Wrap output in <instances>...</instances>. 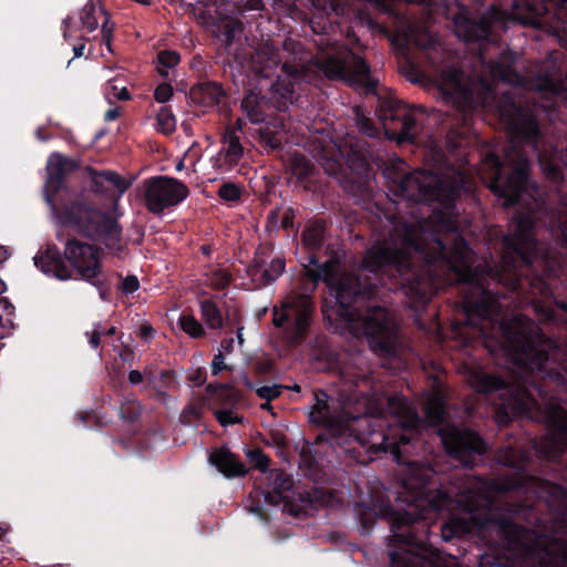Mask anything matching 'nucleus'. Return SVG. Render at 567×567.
Returning a JSON list of instances; mask_svg holds the SVG:
<instances>
[{"label":"nucleus","mask_w":567,"mask_h":567,"mask_svg":"<svg viewBox=\"0 0 567 567\" xmlns=\"http://www.w3.org/2000/svg\"><path fill=\"white\" fill-rule=\"evenodd\" d=\"M384 176L386 202L375 206L386 229L367 249L359 274L339 278V258L320 264L315 252L305 269L312 290L324 281L334 291L337 319L351 333L365 337L373 351L393 355L396 328L390 311L377 302L381 288L401 291L409 308L419 311L437 292L442 274L464 269L474 279V251L453 217L464 174L441 178L393 167Z\"/></svg>","instance_id":"obj_1"},{"label":"nucleus","mask_w":567,"mask_h":567,"mask_svg":"<svg viewBox=\"0 0 567 567\" xmlns=\"http://www.w3.org/2000/svg\"><path fill=\"white\" fill-rule=\"evenodd\" d=\"M476 384L486 391L501 383ZM505 393L509 396L493 412L499 426L526 417L544 423L547 433L530 439L527 447L515 442L497 451L495 461L508 470L485 485L496 494L514 492L517 499L478 520V529L489 530L491 546L526 555L534 567H567V411L555 404L543 409L519 389Z\"/></svg>","instance_id":"obj_2"},{"label":"nucleus","mask_w":567,"mask_h":567,"mask_svg":"<svg viewBox=\"0 0 567 567\" xmlns=\"http://www.w3.org/2000/svg\"><path fill=\"white\" fill-rule=\"evenodd\" d=\"M313 400L309 421L323 427L317 435V443L326 442L332 447L339 446L352 460L363 465L374 461L380 453H389L402 466L396 501L405 504L408 509H395L390 503L380 508L381 517L390 523L395 542L423 548L425 539L419 533H425L429 528L426 519L431 514L439 516L455 508L467 513L470 517H452L444 522L441 526L444 542L473 532L487 538L489 530L478 529V520L489 513H501L502 506H495L487 492L451 486L450 476L439 474L431 465L409 458L422 443L420 435L424 421L403 398L390 396L388 400L389 409L396 415L399 426L388 432L372 431L367 436L354 433L348 423L332 414L327 391L316 389Z\"/></svg>","instance_id":"obj_3"},{"label":"nucleus","mask_w":567,"mask_h":567,"mask_svg":"<svg viewBox=\"0 0 567 567\" xmlns=\"http://www.w3.org/2000/svg\"><path fill=\"white\" fill-rule=\"evenodd\" d=\"M78 168L76 161L53 154L47 166L44 200L60 226L84 238L100 240L118 256L125 250L123 228L113 215L102 210L91 199L89 189H73L68 184V176Z\"/></svg>","instance_id":"obj_4"},{"label":"nucleus","mask_w":567,"mask_h":567,"mask_svg":"<svg viewBox=\"0 0 567 567\" xmlns=\"http://www.w3.org/2000/svg\"><path fill=\"white\" fill-rule=\"evenodd\" d=\"M101 249L92 244L69 238L62 252L55 244H48L33 257L34 265L45 275L69 280L75 271L83 280L102 274Z\"/></svg>","instance_id":"obj_5"},{"label":"nucleus","mask_w":567,"mask_h":567,"mask_svg":"<svg viewBox=\"0 0 567 567\" xmlns=\"http://www.w3.org/2000/svg\"><path fill=\"white\" fill-rule=\"evenodd\" d=\"M284 49L289 52L288 58L281 62V55L275 47L266 45L257 51V62L260 64L258 73L269 78L272 69L281 64V71L288 80H278L271 85L270 104L279 112H286L295 97V82L305 80L309 72L308 58L299 53L301 44L292 40L284 41Z\"/></svg>","instance_id":"obj_6"},{"label":"nucleus","mask_w":567,"mask_h":567,"mask_svg":"<svg viewBox=\"0 0 567 567\" xmlns=\"http://www.w3.org/2000/svg\"><path fill=\"white\" fill-rule=\"evenodd\" d=\"M425 420L431 425H441L439 435L446 453L464 467H474L477 457L486 452V444L474 431L444 423L446 403L440 394L429 396L424 405Z\"/></svg>","instance_id":"obj_7"},{"label":"nucleus","mask_w":567,"mask_h":567,"mask_svg":"<svg viewBox=\"0 0 567 567\" xmlns=\"http://www.w3.org/2000/svg\"><path fill=\"white\" fill-rule=\"evenodd\" d=\"M377 115L389 140L399 144L413 143L422 130L424 110L389 95L380 99Z\"/></svg>","instance_id":"obj_8"},{"label":"nucleus","mask_w":567,"mask_h":567,"mask_svg":"<svg viewBox=\"0 0 567 567\" xmlns=\"http://www.w3.org/2000/svg\"><path fill=\"white\" fill-rule=\"evenodd\" d=\"M316 313L313 297L309 293L291 291L281 301L280 308L272 309V323L282 328L291 344L299 346L309 336Z\"/></svg>","instance_id":"obj_9"},{"label":"nucleus","mask_w":567,"mask_h":567,"mask_svg":"<svg viewBox=\"0 0 567 567\" xmlns=\"http://www.w3.org/2000/svg\"><path fill=\"white\" fill-rule=\"evenodd\" d=\"M465 324L486 337L485 326L498 322L502 305L498 296L478 282L463 300Z\"/></svg>","instance_id":"obj_10"},{"label":"nucleus","mask_w":567,"mask_h":567,"mask_svg":"<svg viewBox=\"0 0 567 567\" xmlns=\"http://www.w3.org/2000/svg\"><path fill=\"white\" fill-rule=\"evenodd\" d=\"M144 202L153 214L177 206L189 195L188 187L179 179L166 175L144 179Z\"/></svg>","instance_id":"obj_11"},{"label":"nucleus","mask_w":567,"mask_h":567,"mask_svg":"<svg viewBox=\"0 0 567 567\" xmlns=\"http://www.w3.org/2000/svg\"><path fill=\"white\" fill-rule=\"evenodd\" d=\"M341 153L346 156L348 165L359 174L368 172L373 159V150L363 137L349 138Z\"/></svg>","instance_id":"obj_12"},{"label":"nucleus","mask_w":567,"mask_h":567,"mask_svg":"<svg viewBox=\"0 0 567 567\" xmlns=\"http://www.w3.org/2000/svg\"><path fill=\"white\" fill-rule=\"evenodd\" d=\"M293 486L292 477L282 470H270L266 474V488L262 491L265 502L269 505L288 504L284 494Z\"/></svg>","instance_id":"obj_13"},{"label":"nucleus","mask_w":567,"mask_h":567,"mask_svg":"<svg viewBox=\"0 0 567 567\" xmlns=\"http://www.w3.org/2000/svg\"><path fill=\"white\" fill-rule=\"evenodd\" d=\"M85 171L87 173V176L91 179L92 188L90 192L91 199L95 203V200L92 198L91 193L95 194H104L110 188L117 189L121 194L125 193L132 185V182L126 181L121 175H118L116 172L113 171H102L97 172L95 168L91 166H86Z\"/></svg>","instance_id":"obj_14"},{"label":"nucleus","mask_w":567,"mask_h":567,"mask_svg":"<svg viewBox=\"0 0 567 567\" xmlns=\"http://www.w3.org/2000/svg\"><path fill=\"white\" fill-rule=\"evenodd\" d=\"M209 462L227 478L245 476L248 472L239 456L226 446L213 451Z\"/></svg>","instance_id":"obj_15"},{"label":"nucleus","mask_w":567,"mask_h":567,"mask_svg":"<svg viewBox=\"0 0 567 567\" xmlns=\"http://www.w3.org/2000/svg\"><path fill=\"white\" fill-rule=\"evenodd\" d=\"M226 91L223 85L215 81H205L194 85L189 91V99L193 103L204 107H215L219 105Z\"/></svg>","instance_id":"obj_16"},{"label":"nucleus","mask_w":567,"mask_h":567,"mask_svg":"<svg viewBox=\"0 0 567 567\" xmlns=\"http://www.w3.org/2000/svg\"><path fill=\"white\" fill-rule=\"evenodd\" d=\"M269 103V99L262 95L261 92L249 89L245 93L240 106L247 118L252 124H259L262 123L267 117V109Z\"/></svg>","instance_id":"obj_17"},{"label":"nucleus","mask_w":567,"mask_h":567,"mask_svg":"<svg viewBox=\"0 0 567 567\" xmlns=\"http://www.w3.org/2000/svg\"><path fill=\"white\" fill-rule=\"evenodd\" d=\"M456 23L458 35L463 38L465 42L488 41L493 32L491 21L487 18H481L478 20L465 18L463 23Z\"/></svg>","instance_id":"obj_18"},{"label":"nucleus","mask_w":567,"mask_h":567,"mask_svg":"<svg viewBox=\"0 0 567 567\" xmlns=\"http://www.w3.org/2000/svg\"><path fill=\"white\" fill-rule=\"evenodd\" d=\"M223 147L219 151V156L224 155L225 162L229 166H236L244 156V147L240 142L239 135L236 133V127L226 126L221 136Z\"/></svg>","instance_id":"obj_19"},{"label":"nucleus","mask_w":567,"mask_h":567,"mask_svg":"<svg viewBox=\"0 0 567 567\" xmlns=\"http://www.w3.org/2000/svg\"><path fill=\"white\" fill-rule=\"evenodd\" d=\"M206 393L209 395L213 403L220 409H234L241 400L239 391L228 384L219 382L207 384Z\"/></svg>","instance_id":"obj_20"},{"label":"nucleus","mask_w":567,"mask_h":567,"mask_svg":"<svg viewBox=\"0 0 567 567\" xmlns=\"http://www.w3.org/2000/svg\"><path fill=\"white\" fill-rule=\"evenodd\" d=\"M489 71L493 78L501 82L520 86L525 78L515 69L513 60H497L489 64Z\"/></svg>","instance_id":"obj_21"},{"label":"nucleus","mask_w":567,"mask_h":567,"mask_svg":"<svg viewBox=\"0 0 567 567\" xmlns=\"http://www.w3.org/2000/svg\"><path fill=\"white\" fill-rule=\"evenodd\" d=\"M558 4L567 8V0H558ZM502 7L507 11L512 19L527 23L528 19L535 13L536 7L532 0H503Z\"/></svg>","instance_id":"obj_22"},{"label":"nucleus","mask_w":567,"mask_h":567,"mask_svg":"<svg viewBox=\"0 0 567 567\" xmlns=\"http://www.w3.org/2000/svg\"><path fill=\"white\" fill-rule=\"evenodd\" d=\"M370 73L369 63L364 59L357 56L352 66V80L363 87L365 94H377L379 81L372 78Z\"/></svg>","instance_id":"obj_23"},{"label":"nucleus","mask_w":567,"mask_h":567,"mask_svg":"<svg viewBox=\"0 0 567 567\" xmlns=\"http://www.w3.org/2000/svg\"><path fill=\"white\" fill-rule=\"evenodd\" d=\"M287 169L298 182H305L313 175L316 166L305 154L293 152L287 161Z\"/></svg>","instance_id":"obj_24"},{"label":"nucleus","mask_w":567,"mask_h":567,"mask_svg":"<svg viewBox=\"0 0 567 567\" xmlns=\"http://www.w3.org/2000/svg\"><path fill=\"white\" fill-rule=\"evenodd\" d=\"M271 251V244L258 245V247L255 250L252 260L247 266V276L251 279L252 282L256 284V286L258 285L261 274L267 266V260L270 257Z\"/></svg>","instance_id":"obj_25"},{"label":"nucleus","mask_w":567,"mask_h":567,"mask_svg":"<svg viewBox=\"0 0 567 567\" xmlns=\"http://www.w3.org/2000/svg\"><path fill=\"white\" fill-rule=\"evenodd\" d=\"M146 384L154 389L176 388L177 381L173 370L156 369L146 367L144 369Z\"/></svg>","instance_id":"obj_26"},{"label":"nucleus","mask_w":567,"mask_h":567,"mask_svg":"<svg viewBox=\"0 0 567 567\" xmlns=\"http://www.w3.org/2000/svg\"><path fill=\"white\" fill-rule=\"evenodd\" d=\"M320 18L342 17L346 14L347 4L343 0H309Z\"/></svg>","instance_id":"obj_27"},{"label":"nucleus","mask_w":567,"mask_h":567,"mask_svg":"<svg viewBox=\"0 0 567 567\" xmlns=\"http://www.w3.org/2000/svg\"><path fill=\"white\" fill-rule=\"evenodd\" d=\"M317 66L328 80L338 81L346 78L347 64L339 58L329 56L319 61Z\"/></svg>","instance_id":"obj_28"},{"label":"nucleus","mask_w":567,"mask_h":567,"mask_svg":"<svg viewBox=\"0 0 567 567\" xmlns=\"http://www.w3.org/2000/svg\"><path fill=\"white\" fill-rule=\"evenodd\" d=\"M301 240L305 246L311 251L321 249L324 240V225L321 221H316L305 227L301 234Z\"/></svg>","instance_id":"obj_29"},{"label":"nucleus","mask_w":567,"mask_h":567,"mask_svg":"<svg viewBox=\"0 0 567 567\" xmlns=\"http://www.w3.org/2000/svg\"><path fill=\"white\" fill-rule=\"evenodd\" d=\"M202 318L208 328L213 330L221 329L224 326V319L220 309L216 302L212 299H206L200 302Z\"/></svg>","instance_id":"obj_30"},{"label":"nucleus","mask_w":567,"mask_h":567,"mask_svg":"<svg viewBox=\"0 0 567 567\" xmlns=\"http://www.w3.org/2000/svg\"><path fill=\"white\" fill-rule=\"evenodd\" d=\"M286 270V259L284 257H275L269 264L267 262L261 277L258 282V287H267L274 284Z\"/></svg>","instance_id":"obj_31"},{"label":"nucleus","mask_w":567,"mask_h":567,"mask_svg":"<svg viewBox=\"0 0 567 567\" xmlns=\"http://www.w3.org/2000/svg\"><path fill=\"white\" fill-rule=\"evenodd\" d=\"M155 128L164 135H171L176 131V118L171 106H161L156 114Z\"/></svg>","instance_id":"obj_32"},{"label":"nucleus","mask_w":567,"mask_h":567,"mask_svg":"<svg viewBox=\"0 0 567 567\" xmlns=\"http://www.w3.org/2000/svg\"><path fill=\"white\" fill-rule=\"evenodd\" d=\"M120 417L132 425L138 423L142 415V405L135 399H125L120 405Z\"/></svg>","instance_id":"obj_33"},{"label":"nucleus","mask_w":567,"mask_h":567,"mask_svg":"<svg viewBox=\"0 0 567 567\" xmlns=\"http://www.w3.org/2000/svg\"><path fill=\"white\" fill-rule=\"evenodd\" d=\"M100 8L92 1H87L80 12L81 28L87 33L95 31L99 27V20L96 17Z\"/></svg>","instance_id":"obj_34"},{"label":"nucleus","mask_w":567,"mask_h":567,"mask_svg":"<svg viewBox=\"0 0 567 567\" xmlns=\"http://www.w3.org/2000/svg\"><path fill=\"white\" fill-rule=\"evenodd\" d=\"M181 61V55L174 50H163L157 53V72L164 79H167L169 73L168 69H173Z\"/></svg>","instance_id":"obj_35"},{"label":"nucleus","mask_w":567,"mask_h":567,"mask_svg":"<svg viewBox=\"0 0 567 567\" xmlns=\"http://www.w3.org/2000/svg\"><path fill=\"white\" fill-rule=\"evenodd\" d=\"M282 140L284 135L280 132H275L269 127L260 131V141L268 153L279 154L284 150Z\"/></svg>","instance_id":"obj_36"},{"label":"nucleus","mask_w":567,"mask_h":567,"mask_svg":"<svg viewBox=\"0 0 567 567\" xmlns=\"http://www.w3.org/2000/svg\"><path fill=\"white\" fill-rule=\"evenodd\" d=\"M181 329L192 338H203L206 331L202 323L192 315H182L179 320Z\"/></svg>","instance_id":"obj_37"},{"label":"nucleus","mask_w":567,"mask_h":567,"mask_svg":"<svg viewBox=\"0 0 567 567\" xmlns=\"http://www.w3.org/2000/svg\"><path fill=\"white\" fill-rule=\"evenodd\" d=\"M358 520L360 523L361 534L369 535L377 520V512L370 506H359L357 509Z\"/></svg>","instance_id":"obj_38"},{"label":"nucleus","mask_w":567,"mask_h":567,"mask_svg":"<svg viewBox=\"0 0 567 567\" xmlns=\"http://www.w3.org/2000/svg\"><path fill=\"white\" fill-rule=\"evenodd\" d=\"M247 457L252 464V467L259 470L262 474H267L270 465V457L266 455L260 449H252L247 451Z\"/></svg>","instance_id":"obj_39"},{"label":"nucleus","mask_w":567,"mask_h":567,"mask_svg":"<svg viewBox=\"0 0 567 567\" xmlns=\"http://www.w3.org/2000/svg\"><path fill=\"white\" fill-rule=\"evenodd\" d=\"M389 556L391 567H421L420 561L410 551H391Z\"/></svg>","instance_id":"obj_40"},{"label":"nucleus","mask_w":567,"mask_h":567,"mask_svg":"<svg viewBox=\"0 0 567 567\" xmlns=\"http://www.w3.org/2000/svg\"><path fill=\"white\" fill-rule=\"evenodd\" d=\"M4 282L0 280V293L2 292ZM14 316V306L9 301L8 298H0V327H7L12 324V318Z\"/></svg>","instance_id":"obj_41"},{"label":"nucleus","mask_w":567,"mask_h":567,"mask_svg":"<svg viewBox=\"0 0 567 567\" xmlns=\"http://www.w3.org/2000/svg\"><path fill=\"white\" fill-rule=\"evenodd\" d=\"M218 196L225 202H238L241 198V189L235 183H224L218 188Z\"/></svg>","instance_id":"obj_42"},{"label":"nucleus","mask_w":567,"mask_h":567,"mask_svg":"<svg viewBox=\"0 0 567 567\" xmlns=\"http://www.w3.org/2000/svg\"><path fill=\"white\" fill-rule=\"evenodd\" d=\"M100 12L104 14L105 19L101 25V43L105 44L107 50L110 52H113L112 50V38H113V31H114V24L111 22V17L107 14L106 11H104L102 8H100Z\"/></svg>","instance_id":"obj_43"},{"label":"nucleus","mask_w":567,"mask_h":567,"mask_svg":"<svg viewBox=\"0 0 567 567\" xmlns=\"http://www.w3.org/2000/svg\"><path fill=\"white\" fill-rule=\"evenodd\" d=\"M538 311H540L543 317L547 320H553L557 312L563 316L564 320H567V300L557 302L556 308L548 305H538Z\"/></svg>","instance_id":"obj_44"},{"label":"nucleus","mask_w":567,"mask_h":567,"mask_svg":"<svg viewBox=\"0 0 567 567\" xmlns=\"http://www.w3.org/2000/svg\"><path fill=\"white\" fill-rule=\"evenodd\" d=\"M215 417L221 426L243 423L244 417L236 414L233 409H219L215 411Z\"/></svg>","instance_id":"obj_45"},{"label":"nucleus","mask_w":567,"mask_h":567,"mask_svg":"<svg viewBox=\"0 0 567 567\" xmlns=\"http://www.w3.org/2000/svg\"><path fill=\"white\" fill-rule=\"evenodd\" d=\"M233 282V275L225 269H217L213 272L212 285L217 290L226 289Z\"/></svg>","instance_id":"obj_46"},{"label":"nucleus","mask_w":567,"mask_h":567,"mask_svg":"<svg viewBox=\"0 0 567 567\" xmlns=\"http://www.w3.org/2000/svg\"><path fill=\"white\" fill-rule=\"evenodd\" d=\"M284 388L281 384L262 385L256 389V394L262 400L272 401L281 395Z\"/></svg>","instance_id":"obj_47"},{"label":"nucleus","mask_w":567,"mask_h":567,"mask_svg":"<svg viewBox=\"0 0 567 567\" xmlns=\"http://www.w3.org/2000/svg\"><path fill=\"white\" fill-rule=\"evenodd\" d=\"M509 561V557L485 554L481 556L478 567H505Z\"/></svg>","instance_id":"obj_48"},{"label":"nucleus","mask_w":567,"mask_h":567,"mask_svg":"<svg viewBox=\"0 0 567 567\" xmlns=\"http://www.w3.org/2000/svg\"><path fill=\"white\" fill-rule=\"evenodd\" d=\"M310 503H316L322 507L331 504L333 495L323 488H315L312 493L307 494Z\"/></svg>","instance_id":"obj_49"},{"label":"nucleus","mask_w":567,"mask_h":567,"mask_svg":"<svg viewBox=\"0 0 567 567\" xmlns=\"http://www.w3.org/2000/svg\"><path fill=\"white\" fill-rule=\"evenodd\" d=\"M174 94V90H173V86L167 83V82H163V83H159L155 90H154V100L157 102V103H166L167 101L171 100V97L173 96Z\"/></svg>","instance_id":"obj_50"},{"label":"nucleus","mask_w":567,"mask_h":567,"mask_svg":"<svg viewBox=\"0 0 567 567\" xmlns=\"http://www.w3.org/2000/svg\"><path fill=\"white\" fill-rule=\"evenodd\" d=\"M118 277L122 279L120 288L123 291V293L132 295L140 289V281L135 275H128L126 277H122V275H118Z\"/></svg>","instance_id":"obj_51"},{"label":"nucleus","mask_w":567,"mask_h":567,"mask_svg":"<svg viewBox=\"0 0 567 567\" xmlns=\"http://www.w3.org/2000/svg\"><path fill=\"white\" fill-rule=\"evenodd\" d=\"M359 130L368 137H377L379 135V128L375 126L373 121L367 117L359 121Z\"/></svg>","instance_id":"obj_52"},{"label":"nucleus","mask_w":567,"mask_h":567,"mask_svg":"<svg viewBox=\"0 0 567 567\" xmlns=\"http://www.w3.org/2000/svg\"><path fill=\"white\" fill-rule=\"evenodd\" d=\"M187 380L195 386H202L206 383L207 372L204 368H197L187 374Z\"/></svg>","instance_id":"obj_53"},{"label":"nucleus","mask_w":567,"mask_h":567,"mask_svg":"<svg viewBox=\"0 0 567 567\" xmlns=\"http://www.w3.org/2000/svg\"><path fill=\"white\" fill-rule=\"evenodd\" d=\"M296 209L288 207L280 221V226L285 230H292L295 228Z\"/></svg>","instance_id":"obj_54"},{"label":"nucleus","mask_w":567,"mask_h":567,"mask_svg":"<svg viewBox=\"0 0 567 567\" xmlns=\"http://www.w3.org/2000/svg\"><path fill=\"white\" fill-rule=\"evenodd\" d=\"M86 281L97 288L99 295H100L102 300L110 301L111 291L106 287L105 281L103 279H101L100 276L93 278L92 280H86Z\"/></svg>","instance_id":"obj_55"},{"label":"nucleus","mask_w":567,"mask_h":567,"mask_svg":"<svg viewBox=\"0 0 567 567\" xmlns=\"http://www.w3.org/2000/svg\"><path fill=\"white\" fill-rule=\"evenodd\" d=\"M116 79L110 81V89L113 96H115L120 101H130L132 99V95L126 86H123L121 89L116 85Z\"/></svg>","instance_id":"obj_56"},{"label":"nucleus","mask_w":567,"mask_h":567,"mask_svg":"<svg viewBox=\"0 0 567 567\" xmlns=\"http://www.w3.org/2000/svg\"><path fill=\"white\" fill-rule=\"evenodd\" d=\"M228 365L225 363L223 353L219 351L216 353L212 361V374L218 375L221 371L228 370Z\"/></svg>","instance_id":"obj_57"},{"label":"nucleus","mask_w":567,"mask_h":567,"mask_svg":"<svg viewBox=\"0 0 567 567\" xmlns=\"http://www.w3.org/2000/svg\"><path fill=\"white\" fill-rule=\"evenodd\" d=\"M276 0H246V7L249 10L262 11L266 9V4L272 3Z\"/></svg>","instance_id":"obj_58"},{"label":"nucleus","mask_w":567,"mask_h":567,"mask_svg":"<svg viewBox=\"0 0 567 567\" xmlns=\"http://www.w3.org/2000/svg\"><path fill=\"white\" fill-rule=\"evenodd\" d=\"M279 218H280L279 208L271 209L267 215V220H266L267 228H269V227L278 228Z\"/></svg>","instance_id":"obj_59"},{"label":"nucleus","mask_w":567,"mask_h":567,"mask_svg":"<svg viewBox=\"0 0 567 567\" xmlns=\"http://www.w3.org/2000/svg\"><path fill=\"white\" fill-rule=\"evenodd\" d=\"M103 336V332L101 330V326L97 324L96 328L91 333V337L89 339V343L93 349L99 348L101 344V337Z\"/></svg>","instance_id":"obj_60"},{"label":"nucleus","mask_w":567,"mask_h":567,"mask_svg":"<svg viewBox=\"0 0 567 567\" xmlns=\"http://www.w3.org/2000/svg\"><path fill=\"white\" fill-rule=\"evenodd\" d=\"M145 379V374H144V371L141 372L138 370H132L128 372V382L132 384V385H137L140 383H142Z\"/></svg>","instance_id":"obj_61"},{"label":"nucleus","mask_w":567,"mask_h":567,"mask_svg":"<svg viewBox=\"0 0 567 567\" xmlns=\"http://www.w3.org/2000/svg\"><path fill=\"white\" fill-rule=\"evenodd\" d=\"M155 330L150 324H143L140 328V337L144 340H148L154 337Z\"/></svg>","instance_id":"obj_62"},{"label":"nucleus","mask_w":567,"mask_h":567,"mask_svg":"<svg viewBox=\"0 0 567 567\" xmlns=\"http://www.w3.org/2000/svg\"><path fill=\"white\" fill-rule=\"evenodd\" d=\"M72 23H73V17H71V16H68L62 21V31H63V38L65 41H68L70 39L69 30H70Z\"/></svg>","instance_id":"obj_63"},{"label":"nucleus","mask_w":567,"mask_h":567,"mask_svg":"<svg viewBox=\"0 0 567 567\" xmlns=\"http://www.w3.org/2000/svg\"><path fill=\"white\" fill-rule=\"evenodd\" d=\"M249 509L254 514L258 515L262 520H267L268 519V514L266 513V511L259 504L251 505L249 507Z\"/></svg>","instance_id":"obj_64"}]
</instances>
